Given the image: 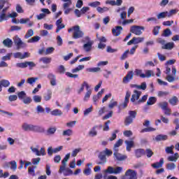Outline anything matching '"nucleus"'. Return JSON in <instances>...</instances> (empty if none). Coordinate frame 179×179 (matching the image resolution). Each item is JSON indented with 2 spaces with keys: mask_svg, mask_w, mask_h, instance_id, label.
Wrapping results in <instances>:
<instances>
[{
  "mask_svg": "<svg viewBox=\"0 0 179 179\" xmlns=\"http://www.w3.org/2000/svg\"><path fill=\"white\" fill-rule=\"evenodd\" d=\"M173 149H174V145L166 147L165 150H166V152L169 155H174V152L173 151Z\"/></svg>",
  "mask_w": 179,
  "mask_h": 179,
  "instance_id": "50",
  "label": "nucleus"
},
{
  "mask_svg": "<svg viewBox=\"0 0 179 179\" xmlns=\"http://www.w3.org/2000/svg\"><path fill=\"white\" fill-rule=\"evenodd\" d=\"M31 127L32 124H29L27 123H24L22 126V128L23 130L27 131H31Z\"/></svg>",
  "mask_w": 179,
  "mask_h": 179,
  "instance_id": "37",
  "label": "nucleus"
},
{
  "mask_svg": "<svg viewBox=\"0 0 179 179\" xmlns=\"http://www.w3.org/2000/svg\"><path fill=\"white\" fill-rule=\"evenodd\" d=\"M6 5V7L3 8V6ZM10 6V4L9 3V1L6 0H0V10L1 9H3L1 11V15H0V22H3V20H7L9 17H17V13L13 12L12 13H9L8 15H6V10L9 9V7Z\"/></svg>",
  "mask_w": 179,
  "mask_h": 179,
  "instance_id": "1",
  "label": "nucleus"
},
{
  "mask_svg": "<svg viewBox=\"0 0 179 179\" xmlns=\"http://www.w3.org/2000/svg\"><path fill=\"white\" fill-rule=\"evenodd\" d=\"M35 169L36 166H29L28 168V174L32 176V177H34V176H36V171H34Z\"/></svg>",
  "mask_w": 179,
  "mask_h": 179,
  "instance_id": "36",
  "label": "nucleus"
},
{
  "mask_svg": "<svg viewBox=\"0 0 179 179\" xmlns=\"http://www.w3.org/2000/svg\"><path fill=\"white\" fill-rule=\"evenodd\" d=\"M3 45H4V47H7V48H12V45H13V42L10 38H7L6 39L3 41Z\"/></svg>",
  "mask_w": 179,
  "mask_h": 179,
  "instance_id": "20",
  "label": "nucleus"
},
{
  "mask_svg": "<svg viewBox=\"0 0 179 179\" xmlns=\"http://www.w3.org/2000/svg\"><path fill=\"white\" fill-rule=\"evenodd\" d=\"M155 141H157V142H160V141H167V135L159 134L155 137Z\"/></svg>",
  "mask_w": 179,
  "mask_h": 179,
  "instance_id": "31",
  "label": "nucleus"
},
{
  "mask_svg": "<svg viewBox=\"0 0 179 179\" xmlns=\"http://www.w3.org/2000/svg\"><path fill=\"white\" fill-rule=\"evenodd\" d=\"M101 152L103 153L105 156L110 157L113 155V151L111 150H109L108 148H106L105 150Z\"/></svg>",
  "mask_w": 179,
  "mask_h": 179,
  "instance_id": "49",
  "label": "nucleus"
},
{
  "mask_svg": "<svg viewBox=\"0 0 179 179\" xmlns=\"http://www.w3.org/2000/svg\"><path fill=\"white\" fill-rule=\"evenodd\" d=\"M85 40H87L88 42L83 45V49L86 52H89L92 50L93 41H90V38H89V36H86Z\"/></svg>",
  "mask_w": 179,
  "mask_h": 179,
  "instance_id": "10",
  "label": "nucleus"
},
{
  "mask_svg": "<svg viewBox=\"0 0 179 179\" xmlns=\"http://www.w3.org/2000/svg\"><path fill=\"white\" fill-rule=\"evenodd\" d=\"M40 36H36L27 41V43H37L40 40Z\"/></svg>",
  "mask_w": 179,
  "mask_h": 179,
  "instance_id": "52",
  "label": "nucleus"
},
{
  "mask_svg": "<svg viewBox=\"0 0 179 179\" xmlns=\"http://www.w3.org/2000/svg\"><path fill=\"white\" fill-rule=\"evenodd\" d=\"M121 31H122V27L121 26L115 27L112 29V33L115 37L120 36V34H121Z\"/></svg>",
  "mask_w": 179,
  "mask_h": 179,
  "instance_id": "19",
  "label": "nucleus"
},
{
  "mask_svg": "<svg viewBox=\"0 0 179 179\" xmlns=\"http://www.w3.org/2000/svg\"><path fill=\"white\" fill-rule=\"evenodd\" d=\"M48 79L50 80V84L52 85V86H55V85H57L56 83V77L54 74L52 73H50L48 75Z\"/></svg>",
  "mask_w": 179,
  "mask_h": 179,
  "instance_id": "25",
  "label": "nucleus"
},
{
  "mask_svg": "<svg viewBox=\"0 0 179 179\" xmlns=\"http://www.w3.org/2000/svg\"><path fill=\"white\" fill-rule=\"evenodd\" d=\"M69 157H71L70 153L66 155V156L62 161V166H60L59 173H62V171H65V169L66 167V162H68V160H69Z\"/></svg>",
  "mask_w": 179,
  "mask_h": 179,
  "instance_id": "12",
  "label": "nucleus"
},
{
  "mask_svg": "<svg viewBox=\"0 0 179 179\" xmlns=\"http://www.w3.org/2000/svg\"><path fill=\"white\" fill-rule=\"evenodd\" d=\"M122 167L117 166L116 168H114L113 166H108L107 169L104 171V173L106 174H120V173H122Z\"/></svg>",
  "mask_w": 179,
  "mask_h": 179,
  "instance_id": "3",
  "label": "nucleus"
},
{
  "mask_svg": "<svg viewBox=\"0 0 179 179\" xmlns=\"http://www.w3.org/2000/svg\"><path fill=\"white\" fill-rule=\"evenodd\" d=\"M122 143H124V141L121 138H120L114 145L113 146V151L115 150H120V149H118V148H120V146H122Z\"/></svg>",
  "mask_w": 179,
  "mask_h": 179,
  "instance_id": "24",
  "label": "nucleus"
},
{
  "mask_svg": "<svg viewBox=\"0 0 179 179\" xmlns=\"http://www.w3.org/2000/svg\"><path fill=\"white\" fill-rule=\"evenodd\" d=\"M157 17V19H164V17H167V11L159 13Z\"/></svg>",
  "mask_w": 179,
  "mask_h": 179,
  "instance_id": "54",
  "label": "nucleus"
},
{
  "mask_svg": "<svg viewBox=\"0 0 179 179\" xmlns=\"http://www.w3.org/2000/svg\"><path fill=\"white\" fill-rule=\"evenodd\" d=\"M166 169L167 170H174V169H176V164L174 163H168L166 165Z\"/></svg>",
  "mask_w": 179,
  "mask_h": 179,
  "instance_id": "51",
  "label": "nucleus"
},
{
  "mask_svg": "<svg viewBox=\"0 0 179 179\" xmlns=\"http://www.w3.org/2000/svg\"><path fill=\"white\" fill-rule=\"evenodd\" d=\"M36 110L38 113H44L45 111H46V113H50V111H51L50 108L47 107L44 109V108H43L41 106H38L36 107Z\"/></svg>",
  "mask_w": 179,
  "mask_h": 179,
  "instance_id": "27",
  "label": "nucleus"
},
{
  "mask_svg": "<svg viewBox=\"0 0 179 179\" xmlns=\"http://www.w3.org/2000/svg\"><path fill=\"white\" fill-rule=\"evenodd\" d=\"M32 36H34V31L33 29H29L24 36V38H30Z\"/></svg>",
  "mask_w": 179,
  "mask_h": 179,
  "instance_id": "39",
  "label": "nucleus"
},
{
  "mask_svg": "<svg viewBox=\"0 0 179 179\" xmlns=\"http://www.w3.org/2000/svg\"><path fill=\"white\" fill-rule=\"evenodd\" d=\"M128 55H129V50H127L120 57V59L122 61H124V59H127L128 58Z\"/></svg>",
  "mask_w": 179,
  "mask_h": 179,
  "instance_id": "46",
  "label": "nucleus"
},
{
  "mask_svg": "<svg viewBox=\"0 0 179 179\" xmlns=\"http://www.w3.org/2000/svg\"><path fill=\"white\" fill-rule=\"evenodd\" d=\"M118 132H120V131L118 130H115L113 134H112V136L110 138H109V141L110 142H113V141H115V139H117V134H118Z\"/></svg>",
  "mask_w": 179,
  "mask_h": 179,
  "instance_id": "42",
  "label": "nucleus"
},
{
  "mask_svg": "<svg viewBox=\"0 0 179 179\" xmlns=\"http://www.w3.org/2000/svg\"><path fill=\"white\" fill-rule=\"evenodd\" d=\"M13 53H8L6 56H3L1 59L2 61H10V58H12Z\"/></svg>",
  "mask_w": 179,
  "mask_h": 179,
  "instance_id": "61",
  "label": "nucleus"
},
{
  "mask_svg": "<svg viewBox=\"0 0 179 179\" xmlns=\"http://www.w3.org/2000/svg\"><path fill=\"white\" fill-rule=\"evenodd\" d=\"M169 101L171 106H176L178 101V98L177 96H173Z\"/></svg>",
  "mask_w": 179,
  "mask_h": 179,
  "instance_id": "43",
  "label": "nucleus"
},
{
  "mask_svg": "<svg viewBox=\"0 0 179 179\" xmlns=\"http://www.w3.org/2000/svg\"><path fill=\"white\" fill-rule=\"evenodd\" d=\"M153 131H156V129H155L153 127H147V128L143 129L141 131V134H143L145 132H153Z\"/></svg>",
  "mask_w": 179,
  "mask_h": 179,
  "instance_id": "45",
  "label": "nucleus"
},
{
  "mask_svg": "<svg viewBox=\"0 0 179 179\" xmlns=\"http://www.w3.org/2000/svg\"><path fill=\"white\" fill-rule=\"evenodd\" d=\"M22 101L24 104H30L31 103L32 100L30 96H25L23 99Z\"/></svg>",
  "mask_w": 179,
  "mask_h": 179,
  "instance_id": "58",
  "label": "nucleus"
},
{
  "mask_svg": "<svg viewBox=\"0 0 179 179\" xmlns=\"http://www.w3.org/2000/svg\"><path fill=\"white\" fill-rule=\"evenodd\" d=\"M64 3L63 4V9H66V8H69L72 5L71 0H62Z\"/></svg>",
  "mask_w": 179,
  "mask_h": 179,
  "instance_id": "33",
  "label": "nucleus"
},
{
  "mask_svg": "<svg viewBox=\"0 0 179 179\" xmlns=\"http://www.w3.org/2000/svg\"><path fill=\"white\" fill-rule=\"evenodd\" d=\"M10 164V169L13 171H16V169H17V164L16 163V161H11L9 162Z\"/></svg>",
  "mask_w": 179,
  "mask_h": 179,
  "instance_id": "41",
  "label": "nucleus"
},
{
  "mask_svg": "<svg viewBox=\"0 0 179 179\" xmlns=\"http://www.w3.org/2000/svg\"><path fill=\"white\" fill-rule=\"evenodd\" d=\"M97 126H95L92 128L91 131H89L90 136H96L97 135V131H96Z\"/></svg>",
  "mask_w": 179,
  "mask_h": 179,
  "instance_id": "38",
  "label": "nucleus"
},
{
  "mask_svg": "<svg viewBox=\"0 0 179 179\" xmlns=\"http://www.w3.org/2000/svg\"><path fill=\"white\" fill-rule=\"evenodd\" d=\"M101 69L100 67H94V68H88L87 69V72H100Z\"/></svg>",
  "mask_w": 179,
  "mask_h": 179,
  "instance_id": "44",
  "label": "nucleus"
},
{
  "mask_svg": "<svg viewBox=\"0 0 179 179\" xmlns=\"http://www.w3.org/2000/svg\"><path fill=\"white\" fill-rule=\"evenodd\" d=\"M164 164V159L161 158L159 162H155L152 164L151 166L153 169H160V167H163Z\"/></svg>",
  "mask_w": 179,
  "mask_h": 179,
  "instance_id": "21",
  "label": "nucleus"
},
{
  "mask_svg": "<svg viewBox=\"0 0 179 179\" xmlns=\"http://www.w3.org/2000/svg\"><path fill=\"white\" fill-rule=\"evenodd\" d=\"M131 97V92L127 91L124 97V101L122 103H120L118 108L120 110H125L128 107V103H129V98Z\"/></svg>",
  "mask_w": 179,
  "mask_h": 179,
  "instance_id": "5",
  "label": "nucleus"
},
{
  "mask_svg": "<svg viewBox=\"0 0 179 179\" xmlns=\"http://www.w3.org/2000/svg\"><path fill=\"white\" fill-rule=\"evenodd\" d=\"M134 73L136 76H140V78H146V76L145 75V73H143V71L141 69H136L134 71Z\"/></svg>",
  "mask_w": 179,
  "mask_h": 179,
  "instance_id": "30",
  "label": "nucleus"
},
{
  "mask_svg": "<svg viewBox=\"0 0 179 179\" xmlns=\"http://www.w3.org/2000/svg\"><path fill=\"white\" fill-rule=\"evenodd\" d=\"M117 106H118V102L117 101H114V99H112L110 101L108 105V108L110 110V111H113V108L117 107Z\"/></svg>",
  "mask_w": 179,
  "mask_h": 179,
  "instance_id": "23",
  "label": "nucleus"
},
{
  "mask_svg": "<svg viewBox=\"0 0 179 179\" xmlns=\"http://www.w3.org/2000/svg\"><path fill=\"white\" fill-rule=\"evenodd\" d=\"M158 106L162 110H165V111L170 112V110L169 109V108H167V106H169V103H167V102H161L158 104Z\"/></svg>",
  "mask_w": 179,
  "mask_h": 179,
  "instance_id": "26",
  "label": "nucleus"
},
{
  "mask_svg": "<svg viewBox=\"0 0 179 179\" xmlns=\"http://www.w3.org/2000/svg\"><path fill=\"white\" fill-rule=\"evenodd\" d=\"M98 158L99 159L100 162H97L96 164H106L107 163V157L104 152H101L99 155Z\"/></svg>",
  "mask_w": 179,
  "mask_h": 179,
  "instance_id": "15",
  "label": "nucleus"
},
{
  "mask_svg": "<svg viewBox=\"0 0 179 179\" xmlns=\"http://www.w3.org/2000/svg\"><path fill=\"white\" fill-rule=\"evenodd\" d=\"M136 117V113H130V115L127 117L124 120V124L126 126L129 125L130 124H132L134 121V118Z\"/></svg>",
  "mask_w": 179,
  "mask_h": 179,
  "instance_id": "11",
  "label": "nucleus"
},
{
  "mask_svg": "<svg viewBox=\"0 0 179 179\" xmlns=\"http://www.w3.org/2000/svg\"><path fill=\"white\" fill-rule=\"evenodd\" d=\"M36 80H38V78H29L27 80V83L29 85H33V83H36Z\"/></svg>",
  "mask_w": 179,
  "mask_h": 179,
  "instance_id": "57",
  "label": "nucleus"
},
{
  "mask_svg": "<svg viewBox=\"0 0 179 179\" xmlns=\"http://www.w3.org/2000/svg\"><path fill=\"white\" fill-rule=\"evenodd\" d=\"M145 155H146L147 157H148V159H150V157H152V156H153V155H155V153L153 152V151H152V150L150 148H147L145 151Z\"/></svg>",
  "mask_w": 179,
  "mask_h": 179,
  "instance_id": "35",
  "label": "nucleus"
},
{
  "mask_svg": "<svg viewBox=\"0 0 179 179\" xmlns=\"http://www.w3.org/2000/svg\"><path fill=\"white\" fill-rule=\"evenodd\" d=\"M148 100V94L143 96L140 99L137 101L138 104H141V103H145Z\"/></svg>",
  "mask_w": 179,
  "mask_h": 179,
  "instance_id": "56",
  "label": "nucleus"
},
{
  "mask_svg": "<svg viewBox=\"0 0 179 179\" xmlns=\"http://www.w3.org/2000/svg\"><path fill=\"white\" fill-rule=\"evenodd\" d=\"M145 78H150V76H155V73L153 72V71L151 70H147L145 71Z\"/></svg>",
  "mask_w": 179,
  "mask_h": 179,
  "instance_id": "62",
  "label": "nucleus"
},
{
  "mask_svg": "<svg viewBox=\"0 0 179 179\" xmlns=\"http://www.w3.org/2000/svg\"><path fill=\"white\" fill-rule=\"evenodd\" d=\"M13 41L17 47V50H20V48L26 47V43L22 41V39L17 35L13 37Z\"/></svg>",
  "mask_w": 179,
  "mask_h": 179,
  "instance_id": "7",
  "label": "nucleus"
},
{
  "mask_svg": "<svg viewBox=\"0 0 179 179\" xmlns=\"http://www.w3.org/2000/svg\"><path fill=\"white\" fill-rule=\"evenodd\" d=\"M31 131L39 132L40 134H44V132H45V129H44V128L43 127L32 124L31 128Z\"/></svg>",
  "mask_w": 179,
  "mask_h": 179,
  "instance_id": "16",
  "label": "nucleus"
},
{
  "mask_svg": "<svg viewBox=\"0 0 179 179\" xmlns=\"http://www.w3.org/2000/svg\"><path fill=\"white\" fill-rule=\"evenodd\" d=\"M0 85H1L3 87H9V86H10V82L8 80L3 79L0 81Z\"/></svg>",
  "mask_w": 179,
  "mask_h": 179,
  "instance_id": "32",
  "label": "nucleus"
},
{
  "mask_svg": "<svg viewBox=\"0 0 179 179\" xmlns=\"http://www.w3.org/2000/svg\"><path fill=\"white\" fill-rule=\"evenodd\" d=\"M96 10L97 12H99V13H104V12H108V8L107 7H97L96 8Z\"/></svg>",
  "mask_w": 179,
  "mask_h": 179,
  "instance_id": "47",
  "label": "nucleus"
},
{
  "mask_svg": "<svg viewBox=\"0 0 179 179\" xmlns=\"http://www.w3.org/2000/svg\"><path fill=\"white\" fill-rule=\"evenodd\" d=\"M57 132V127H50L49 128L47 131L46 134L47 135H54Z\"/></svg>",
  "mask_w": 179,
  "mask_h": 179,
  "instance_id": "34",
  "label": "nucleus"
},
{
  "mask_svg": "<svg viewBox=\"0 0 179 179\" xmlns=\"http://www.w3.org/2000/svg\"><path fill=\"white\" fill-rule=\"evenodd\" d=\"M56 33H59L60 30L65 29V24H62V18H60L56 21Z\"/></svg>",
  "mask_w": 179,
  "mask_h": 179,
  "instance_id": "17",
  "label": "nucleus"
},
{
  "mask_svg": "<svg viewBox=\"0 0 179 179\" xmlns=\"http://www.w3.org/2000/svg\"><path fill=\"white\" fill-rule=\"evenodd\" d=\"M14 58H18L19 59H23V54L22 52H18L13 54Z\"/></svg>",
  "mask_w": 179,
  "mask_h": 179,
  "instance_id": "64",
  "label": "nucleus"
},
{
  "mask_svg": "<svg viewBox=\"0 0 179 179\" xmlns=\"http://www.w3.org/2000/svg\"><path fill=\"white\" fill-rule=\"evenodd\" d=\"M130 31L136 36H141V34H143V31H145V27L134 25L131 27Z\"/></svg>",
  "mask_w": 179,
  "mask_h": 179,
  "instance_id": "2",
  "label": "nucleus"
},
{
  "mask_svg": "<svg viewBox=\"0 0 179 179\" xmlns=\"http://www.w3.org/2000/svg\"><path fill=\"white\" fill-rule=\"evenodd\" d=\"M171 30L168 28L164 31L162 36H164V37H169V36H171Z\"/></svg>",
  "mask_w": 179,
  "mask_h": 179,
  "instance_id": "48",
  "label": "nucleus"
},
{
  "mask_svg": "<svg viewBox=\"0 0 179 179\" xmlns=\"http://www.w3.org/2000/svg\"><path fill=\"white\" fill-rule=\"evenodd\" d=\"M142 94V92L134 90V94L131 95V98L130 99V101L133 103L134 106H138V100H139V97H141Z\"/></svg>",
  "mask_w": 179,
  "mask_h": 179,
  "instance_id": "6",
  "label": "nucleus"
},
{
  "mask_svg": "<svg viewBox=\"0 0 179 179\" xmlns=\"http://www.w3.org/2000/svg\"><path fill=\"white\" fill-rule=\"evenodd\" d=\"M156 101H157V99H156V97L155 96H150L147 103L146 105L147 106H153V104H155V103H156Z\"/></svg>",
  "mask_w": 179,
  "mask_h": 179,
  "instance_id": "28",
  "label": "nucleus"
},
{
  "mask_svg": "<svg viewBox=\"0 0 179 179\" xmlns=\"http://www.w3.org/2000/svg\"><path fill=\"white\" fill-rule=\"evenodd\" d=\"M9 177V172L6 171L3 173V170L0 169V178H8Z\"/></svg>",
  "mask_w": 179,
  "mask_h": 179,
  "instance_id": "40",
  "label": "nucleus"
},
{
  "mask_svg": "<svg viewBox=\"0 0 179 179\" xmlns=\"http://www.w3.org/2000/svg\"><path fill=\"white\" fill-rule=\"evenodd\" d=\"M15 10L17 13H24V10H23V8H22V6L20 4H17L15 6Z\"/></svg>",
  "mask_w": 179,
  "mask_h": 179,
  "instance_id": "55",
  "label": "nucleus"
},
{
  "mask_svg": "<svg viewBox=\"0 0 179 179\" xmlns=\"http://www.w3.org/2000/svg\"><path fill=\"white\" fill-rule=\"evenodd\" d=\"M124 143L126 145V150L127 152H131V149H132V148L135 146V143L134 142V141L126 140L124 141Z\"/></svg>",
  "mask_w": 179,
  "mask_h": 179,
  "instance_id": "18",
  "label": "nucleus"
},
{
  "mask_svg": "<svg viewBox=\"0 0 179 179\" xmlns=\"http://www.w3.org/2000/svg\"><path fill=\"white\" fill-rule=\"evenodd\" d=\"M85 36V34L80 30V27L79 25H76L73 27V38L78 39L82 38Z\"/></svg>",
  "mask_w": 179,
  "mask_h": 179,
  "instance_id": "4",
  "label": "nucleus"
},
{
  "mask_svg": "<svg viewBox=\"0 0 179 179\" xmlns=\"http://www.w3.org/2000/svg\"><path fill=\"white\" fill-rule=\"evenodd\" d=\"M134 79V71H130L127 73L125 77L123 78V83H129V80Z\"/></svg>",
  "mask_w": 179,
  "mask_h": 179,
  "instance_id": "14",
  "label": "nucleus"
},
{
  "mask_svg": "<svg viewBox=\"0 0 179 179\" xmlns=\"http://www.w3.org/2000/svg\"><path fill=\"white\" fill-rule=\"evenodd\" d=\"M169 92H163V91L158 92V97H166V96H169Z\"/></svg>",
  "mask_w": 179,
  "mask_h": 179,
  "instance_id": "59",
  "label": "nucleus"
},
{
  "mask_svg": "<svg viewBox=\"0 0 179 179\" xmlns=\"http://www.w3.org/2000/svg\"><path fill=\"white\" fill-rule=\"evenodd\" d=\"M134 152H135L136 157L139 159V157H142V156L145 155V149L138 148V149H136L134 151Z\"/></svg>",
  "mask_w": 179,
  "mask_h": 179,
  "instance_id": "22",
  "label": "nucleus"
},
{
  "mask_svg": "<svg viewBox=\"0 0 179 179\" xmlns=\"http://www.w3.org/2000/svg\"><path fill=\"white\" fill-rule=\"evenodd\" d=\"M125 176H128L129 179H138L136 171L132 169H128L125 172Z\"/></svg>",
  "mask_w": 179,
  "mask_h": 179,
  "instance_id": "13",
  "label": "nucleus"
},
{
  "mask_svg": "<svg viewBox=\"0 0 179 179\" xmlns=\"http://www.w3.org/2000/svg\"><path fill=\"white\" fill-rule=\"evenodd\" d=\"M40 61L43 62V64H50L51 62V58L50 57H42Z\"/></svg>",
  "mask_w": 179,
  "mask_h": 179,
  "instance_id": "63",
  "label": "nucleus"
},
{
  "mask_svg": "<svg viewBox=\"0 0 179 179\" xmlns=\"http://www.w3.org/2000/svg\"><path fill=\"white\" fill-rule=\"evenodd\" d=\"M173 48H174V43L173 42H169L162 46L163 50H173Z\"/></svg>",
  "mask_w": 179,
  "mask_h": 179,
  "instance_id": "29",
  "label": "nucleus"
},
{
  "mask_svg": "<svg viewBox=\"0 0 179 179\" xmlns=\"http://www.w3.org/2000/svg\"><path fill=\"white\" fill-rule=\"evenodd\" d=\"M120 151V150H115L113 153V156L115 157V159L118 161V162H124V160H127V159L128 158V157L127 155H122V154L119 153L118 152Z\"/></svg>",
  "mask_w": 179,
  "mask_h": 179,
  "instance_id": "8",
  "label": "nucleus"
},
{
  "mask_svg": "<svg viewBox=\"0 0 179 179\" xmlns=\"http://www.w3.org/2000/svg\"><path fill=\"white\" fill-rule=\"evenodd\" d=\"M51 96H52V92L51 90H48L47 94L44 96L45 100L48 101V100L51 99Z\"/></svg>",
  "mask_w": 179,
  "mask_h": 179,
  "instance_id": "53",
  "label": "nucleus"
},
{
  "mask_svg": "<svg viewBox=\"0 0 179 179\" xmlns=\"http://www.w3.org/2000/svg\"><path fill=\"white\" fill-rule=\"evenodd\" d=\"M16 66H17V68H22V69L27 68V62H21V63H17Z\"/></svg>",
  "mask_w": 179,
  "mask_h": 179,
  "instance_id": "60",
  "label": "nucleus"
},
{
  "mask_svg": "<svg viewBox=\"0 0 179 179\" xmlns=\"http://www.w3.org/2000/svg\"><path fill=\"white\" fill-rule=\"evenodd\" d=\"M143 41H145V37H133L132 39L127 43V45L139 44L140 43H143Z\"/></svg>",
  "mask_w": 179,
  "mask_h": 179,
  "instance_id": "9",
  "label": "nucleus"
}]
</instances>
